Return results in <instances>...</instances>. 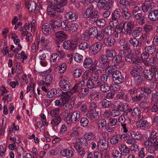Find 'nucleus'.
<instances>
[{
  "label": "nucleus",
  "mask_w": 158,
  "mask_h": 158,
  "mask_svg": "<svg viewBox=\"0 0 158 158\" xmlns=\"http://www.w3.org/2000/svg\"><path fill=\"white\" fill-rule=\"evenodd\" d=\"M104 32L107 35H113L114 33V27L110 25L106 27Z\"/></svg>",
  "instance_id": "32"
},
{
  "label": "nucleus",
  "mask_w": 158,
  "mask_h": 158,
  "mask_svg": "<svg viewBox=\"0 0 158 158\" xmlns=\"http://www.w3.org/2000/svg\"><path fill=\"white\" fill-rule=\"evenodd\" d=\"M79 143L82 145V147H85V148L87 147L88 142L87 140L85 138H81L79 139Z\"/></svg>",
  "instance_id": "61"
},
{
  "label": "nucleus",
  "mask_w": 158,
  "mask_h": 158,
  "mask_svg": "<svg viewBox=\"0 0 158 158\" xmlns=\"http://www.w3.org/2000/svg\"><path fill=\"white\" fill-rule=\"evenodd\" d=\"M147 150L151 154H154L156 151H158V141L155 142Z\"/></svg>",
  "instance_id": "25"
},
{
  "label": "nucleus",
  "mask_w": 158,
  "mask_h": 158,
  "mask_svg": "<svg viewBox=\"0 0 158 158\" xmlns=\"http://www.w3.org/2000/svg\"><path fill=\"white\" fill-rule=\"evenodd\" d=\"M98 127V130H100L106 127V121L105 119H100L97 122Z\"/></svg>",
  "instance_id": "38"
},
{
  "label": "nucleus",
  "mask_w": 158,
  "mask_h": 158,
  "mask_svg": "<svg viewBox=\"0 0 158 158\" xmlns=\"http://www.w3.org/2000/svg\"><path fill=\"white\" fill-rule=\"evenodd\" d=\"M59 109L56 108L52 110L50 113V115L52 117H56L59 113Z\"/></svg>",
  "instance_id": "60"
},
{
  "label": "nucleus",
  "mask_w": 158,
  "mask_h": 158,
  "mask_svg": "<svg viewBox=\"0 0 158 158\" xmlns=\"http://www.w3.org/2000/svg\"><path fill=\"white\" fill-rule=\"evenodd\" d=\"M142 29L141 28H135L132 33V35L133 37L135 38L139 37L141 35Z\"/></svg>",
  "instance_id": "42"
},
{
  "label": "nucleus",
  "mask_w": 158,
  "mask_h": 158,
  "mask_svg": "<svg viewBox=\"0 0 158 158\" xmlns=\"http://www.w3.org/2000/svg\"><path fill=\"white\" fill-rule=\"evenodd\" d=\"M129 42L130 45L133 46V47H136L138 46L139 44H140V45L141 44V43H140L137 39L134 37L131 39Z\"/></svg>",
  "instance_id": "41"
},
{
  "label": "nucleus",
  "mask_w": 158,
  "mask_h": 158,
  "mask_svg": "<svg viewBox=\"0 0 158 158\" xmlns=\"http://www.w3.org/2000/svg\"><path fill=\"white\" fill-rule=\"evenodd\" d=\"M119 148L120 151L121 152L122 155L127 156L129 155L130 149L125 145L121 144L119 146Z\"/></svg>",
  "instance_id": "11"
},
{
  "label": "nucleus",
  "mask_w": 158,
  "mask_h": 158,
  "mask_svg": "<svg viewBox=\"0 0 158 158\" xmlns=\"http://www.w3.org/2000/svg\"><path fill=\"white\" fill-rule=\"evenodd\" d=\"M123 28L125 33L126 34L130 35L132 32V31L134 27V24L131 22H126L125 23H123Z\"/></svg>",
  "instance_id": "6"
},
{
  "label": "nucleus",
  "mask_w": 158,
  "mask_h": 158,
  "mask_svg": "<svg viewBox=\"0 0 158 158\" xmlns=\"http://www.w3.org/2000/svg\"><path fill=\"white\" fill-rule=\"evenodd\" d=\"M71 115L73 123H76L79 121L81 118V112L79 111L76 110L71 114Z\"/></svg>",
  "instance_id": "19"
},
{
  "label": "nucleus",
  "mask_w": 158,
  "mask_h": 158,
  "mask_svg": "<svg viewBox=\"0 0 158 158\" xmlns=\"http://www.w3.org/2000/svg\"><path fill=\"white\" fill-rule=\"evenodd\" d=\"M136 126L139 127L148 128V123L145 120H140L136 122Z\"/></svg>",
  "instance_id": "37"
},
{
  "label": "nucleus",
  "mask_w": 158,
  "mask_h": 158,
  "mask_svg": "<svg viewBox=\"0 0 158 158\" xmlns=\"http://www.w3.org/2000/svg\"><path fill=\"white\" fill-rule=\"evenodd\" d=\"M130 74L135 79L138 80L139 82H142V78L141 75L137 73L136 72L133 71L131 69L130 72Z\"/></svg>",
  "instance_id": "39"
},
{
  "label": "nucleus",
  "mask_w": 158,
  "mask_h": 158,
  "mask_svg": "<svg viewBox=\"0 0 158 158\" xmlns=\"http://www.w3.org/2000/svg\"><path fill=\"white\" fill-rule=\"evenodd\" d=\"M105 52L106 56L108 57L113 58L117 55L116 51L113 49H107L106 50Z\"/></svg>",
  "instance_id": "45"
},
{
  "label": "nucleus",
  "mask_w": 158,
  "mask_h": 158,
  "mask_svg": "<svg viewBox=\"0 0 158 158\" xmlns=\"http://www.w3.org/2000/svg\"><path fill=\"white\" fill-rule=\"evenodd\" d=\"M131 135L134 139L140 140L143 138V135L137 132L132 131Z\"/></svg>",
  "instance_id": "50"
},
{
  "label": "nucleus",
  "mask_w": 158,
  "mask_h": 158,
  "mask_svg": "<svg viewBox=\"0 0 158 158\" xmlns=\"http://www.w3.org/2000/svg\"><path fill=\"white\" fill-rule=\"evenodd\" d=\"M122 14L123 17L126 19H129L131 16L128 8L126 7H124L122 9Z\"/></svg>",
  "instance_id": "23"
},
{
  "label": "nucleus",
  "mask_w": 158,
  "mask_h": 158,
  "mask_svg": "<svg viewBox=\"0 0 158 158\" xmlns=\"http://www.w3.org/2000/svg\"><path fill=\"white\" fill-rule=\"evenodd\" d=\"M133 19L135 20H139L138 23L140 25H143L145 23L144 16L141 13L134 15Z\"/></svg>",
  "instance_id": "15"
},
{
  "label": "nucleus",
  "mask_w": 158,
  "mask_h": 158,
  "mask_svg": "<svg viewBox=\"0 0 158 158\" xmlns=\"http://www.w3.org/2000/svg\"><path fill=\"white\" fill-rule=\"evenodd\" d=\"M99 15L97 12L94 10V13L90 17L89 22L92 23H96L98 20Z\"/></svg>",
  "instance_id": "31"
},
{
  "label": "nucleus",
  "mask_w": 158,
  "mask_h": 158,
  "mask_svg": "<svg viewBox=\"0 0 158 158\" xmlns=\"http://www.w3.org/2000/svg\"><path fill=\"white\" fill-rule=\"evenodd\" d=\"M100 114L98 111L96 110L95 111H89L86 114L87 116L90 118L91 120L94 121L100 118Z\"/></svg>",
  "instance_id": "5"
},
{
  "label": "nucleus",
  "mask_w": 158,
  "mask_h": 158,
  "mask_svg": "<svg viewBox=\"0 0 158 158\" xmlns=\"http://www.w3.org/2000/svg\"><path fill=\"white\" fill-rule=\"evenodd\" d=\"M60 154L63 156L69 158L72 157L74 155L73 152L72 150L67 149H64L62 150L60 152Z\"/></svg>",
  "instance_id": "30"
},
{
  "label": "nucleus",
  "mask_w": 158,
  "mask_h": 158,
  "mask_svg": "<svg viewBox=\"0 0 158 158\" xmlns=\"http://www.w3.org/2000/svg\"><path fill=\"white\" fill-rule=\"evenodd\" d=\"M78 42L76 40H72L71 41L69 40L65 41L63 43V47L66 50L74 49L77 47Z\"/></svg>",
  "instance_id": "3"
},
{
  "label": "nucleus",
  "mask_w": 158,
  "mask_h": 158,
  "mask_svg": "<svg viewBox=\"0 0 158 158\" xmlns=\"http://www.w3.org/2000/svg\"><path fill=\"white\" fill-rule=\"evenodd\" d=\"M93 60L89 58H87L85 60L83 65L86 68L90 69V70L92 71L95 70L96 68L94 67H92L93 66Z\"/></svg>",
  "instance_id": "10"
},
{
  "label": "nucleus",
  "mask_w": 158,
  "mask_h": 158,
  "mask_svg": "<svg viewBox=\"0 0 158 158\" xmlns=\"http://www.w3.org/2000/svg\"><path fill=\"white\" fill-rule=\"evenodd\" d=\"M78 28V24L75 23H71L69 24V29L70 31L73 32L77 31Z\"/></svg>",
  "instance_id": "49"
},
{
  "label": "nucleus",
  "mask_w": 158,
  "mask_h": 158,
  "mask_svg": "<svg viewBox=\"0 0 158 158\" xmlns=\"http://www.w3.org/2000/svg\"><path fill=\"white\" fill-rule=\"evenodd\" d=\"M122 60V56L116 55L113 57L112 62L114 63L118 64L123 63Z\"/></svg>",
  "instance_id": "40"
},
{
  "label": "nucleus",
  "mask_w": 158,
  "mask_h": 158,
  "mask_svg": "<svg viewBox=\"0 0 158 158\" xmlns=\"http://www.w3.org/2000/svg\"><path fill=\"white\" fill-rule=\"evenodd\" d=\"M100 104H101L102 108H109L111 105V102L107 100L106 99H104L101 101Z\"/></svg>",
  "instance_id": "47"
},
{
  "label": "nucleus",
  "mask_w": 158,
  "mask_h": 158,
  "mask_svg": "<svg viewBox=\"0 0 158 158\" xmlns=\"http://www.w3.org/2000/svg\"><path fill=\"white\" fill-rule=\"evenodd\" d=\"M49 23L54 31H57L60 28V23L57 20H52L49 21Z\"/></svg>",
  "instance_id": "14"
},
{
  "label": "nucleus",
  "mask_w": 158,
  "mask_h": 158,
  "mask_svg": "<svg viewBox=\"0 0 158 158\" xmlns=\"http://www.w3.org/2000/svg\"><path fill=\"white\" fill-rule=\"evenodd\" d=\"M141 90L142 91L144 92V94L145 93L148 94H150L152 92V90L150 88H149L146 86L141 87Z\"/></svg>",
  "instance_id": "58"
},
{
  "label": "nucleus",
  "mask_w": 158,
  "mask_h": 158,
  "mask_svg": "<svg viewBox=\"0 0 158 158\" xmlns=\"http://www.w3.org/2000/svg\"><path fill=\"white\" fill-rule=\"evenodd\" d=\"M94 6L93 5L90 6L85 10L84 14L83 15L84 17L85 18H88L94 13Z\"/></svg>",
  "instance_id": "24"
},
{
  "label": "nucleus",
  "mask_w": 158,
  "mask_h": 158,
  "mask_svg": "<svg viewBox=\"0 0 158 158\" xmlns=\"http://www.w3.org/2000/svg\"><path fill=\"white\" fill-rule=\"evenodd\" d=\"M115 106L117 107L118 110L121 111H125L128 106V105L123 104L122 102L119 101L115 102Z\"/></svg>",
  "instance_id": "18"
},
{
  "label": "nucleus",
  "mask_w": 158,
  "mask_h": 158,
  "mask_svg": "<svg viewBox=\"0 0 158 158\" xmlns=\"http://www.w3.org/2000/svg\"><path fill=\"white\" fill-rule=\"evenodd\" d=\"M84 137L86 140H94L96 138L95 135L92 132H89L85 134Z\"/></svg>",
  "instance_id": "51"
},
{
  "label": "nucleus",
  "mask_w": 158,
  "mask_h": 158,
  "mask_svg": "<svg viewBox=\"0 0 158 158\" xmlns=\"http://www.w3.org/2000/svg\"><path fill=\"white\" fill-rule=\"evenodd\" d=\"M97 146L100 151L106 150L108 147V143L106 141L103 140H100L98 142Z\"/></svg>",
  "instance_id": "12"
},
{
  "label": "nucleus",
  "mask_w": 158,
  "mask_h": 158,
  "mask_svg": "<svg viewBox=\"0 0 158 158\" xmlns=\"http://www.w3.org/2000/svg\"><path fill=\"white\" fill-rule=\"evenodd\" d=\"M100 89L102 92H107L110 90V87L108 84L105 83L102 84Z\"/></svg>",
  "instance_id": "53"
},
{
  "label": "nucleus",
  "mask_w": 158,
  "mask_h": 158,
  "mask_svg": "<svg viewBox=\"0 0 158 158\" xmlns=\"http://www.w3.org/2000/svg\"><path fill=\"white\" fill-rule=\"evenodd\" d=\"M59 2L55 0H49L47 11L49 15L54 17L56 16V12H63L64 6L67 3V0H59Z\"/></svg>",
  "instance_id": "1"
},
{
  "label": "nucleus",
  "mask_w": 158,
  "mask_h": 158,
  "mask_svg": "<svg viewBox=\"0 0 158 158\" xmlns=\"http://www.w3.org/2000/svg\"><path fill=\"white\" fill-rule=\"evenodd\" d=\"M82 70L81 69H75L73 71V75L75 78L79 77L81 75L82 73Z\"/></svg>",
  "instance_id": "55"
},
{
  "label": "nucleus",
  "mask_w": 158,
  "mask_h": 158,
  "mask_svg": "<svg viewBox=\"0 0 158 158\" xmlns=\"http://www.w3.org/2000/svg\"><path fill=\"white\" fill-rule=\"evenodd\" d=\"M115 42V40L114 38L109 37L105 38L104 39V43L107 46L111 47L114 46Z\"/></svg>",
  "instance_id": "35"
},
{
  "label": "nucleus",
  "mask_w": 158,
  "mask_h": 158,
  "mask_svg": "<svg viewBox=\"0 0 158 158\" xmlns=\"http://www.w3.org/2000/svg\"><path fill=\"white\" fill-rule=\"evenodd\" d=\"M135 56L132 53H130L127 54L125 58V60L126 61L131 63L132 62L133 63L136 64L138 61L136 60L135 59H134Z\"/></svg>",
  "instance_id": "34"
},
{
  "label": "nucleus",
  "mask_w": 158,
  "mask_h": 158,
  "mask_svg": "<svg viewBox=\"0 0 158 158\" xmlns=\"http://www.w3.org/2000/svg\"><path fill=\"white\" fill-rule=\"evenodd\" d=\"M148 18L152 21L158 20V10H155L151 11L148 15Z\"/></svg>",
  "instance_id": "13"
},
{
  "label": "nucleus",
  "mask_w": 158,
  "mask_h": 158,
  "mask_svg": "<svg viewBox=\"0 0 158 158\" xmlns=\"http://www.w3.org/2000/svg\"><path fill=\"white\" fill-rule=\"evenodd\" d=\"M42 30L44 34L48 35L51 33L52 29L50 27L49 24L45 23L43 24L42 25Z\"/></svg>",
  "instance_id": "16"
},
{
  "label": "nucleus",
  "mask_w": 158,
  "mask_h": 158,
  "mask_svg": "<svg viewBox=\"0 0 158 158\" xmlns=\"http://www.w3.org/2000/svg\"><path fill=\"white\" fill-rule=\"evenodd\" d=\"M59 89L57 90H56L54 89H52L50 91H49L47 94V97L49 98H51L54 97L56 95V93L58 92V90L59 91Z\"/></svg>",
  "instance_id": "52"
},
{
  "label": "nucleus",
  "mask_w": 158,
  "mask_h": 158,
  "mask_svg": "<svg viewBox=\"0 0 158 158\" xmlns=\"http://www.w3.org/2000/svg\"><path fill=\"white\" fill-rule=\"evenodd\" d=\"M90 45L87 42H84L81 43L79 46V48L82 50H84L85 49L89 48Z\"/></svg>",
  "instance_id": "62"
},
{
  "label": "nucleus",
  "mask_w": 158,
  "mask_h": 158,
  "mask_svg": "<svg viewBox=\"0 0 158 158\" xmlns=\"http://www.w3.org/2000/svg\"><path fill=\"white\" fill-rule=\"evenodd\" d=\"M146 98V95L144 92L141 93L139 95H137L132 98L133 101L135 102H137L140 101H144Z\"/></svg>",
  "instance_id": "36"
},
{
  "label": "nucleus",
  "mask_w": 158,
  "mask_h": 158,
  "mask_svg": "<svg viewBox=\"0 0 158 158\" xmlns=\"http://www.w3.org/2000/svg\"><path fill=\"white\" fill-rule=\"evenodd\" d=\"M65 17L69 21L73 22L76 21L78 18V15L74 13L69 11L66 13Z\"/></svg>",
  "instance_id": "9"
},
{
  "label": "nucleus",
  "mask_w": 158,
  "mask_h": 158,
  "mask_svg": "<svg viewBox=\"0 0 158 158\" xmlns=\"http://www.w3.org/2000/svg\"><path fill=\"white\" fill-rule=\"evenodd\" d=\"M152 8V6L151 5H148V6H143L142 7V9L144 12H150Z\"/></svg>",
  "instance_id": "63"
},
{
  "label": "nucleus",
  "mask_w": 158,
  "mask_h": 158,
  "mask_svg": "<svg viewBox=\"0 0 158 158\" xmlns=\"http://www.w3.org/2000/svg\"><path fill=\"white\" fill-rule=\"evenodd\" d=\"M59 91L62 93L61 99H60V100L62 101V102L63 103V104L66 103V102H68L69 98V95L67 92H63L60 89Z\"/></svg>",
  "instance_id": "33"
},
{
  "label": "nucleus",
  "mask_w": 158,
  "mask_h": 158,
  "mask_svg": "<svg viewBox=\"0 0 158 158\" xmlns=\"http://www.w3.org/2000/svg\"><path fill=\"white\" fill-rule=\"evenodd\" d=\"M156 46L153 44L146 46L145 48L146 53L150 55H152L156 51Z\"/></svg>",
  "instance_id": "21"
},
{
  "label": "nucleus",
  "mask_w": 158,
  "mask_h": 158,
  "mask_svg": "<svg viewBox=\"0 0 158 158\" xmlns=\"http://www.w3.org/2000/svg\"><path fill=\"white\" fill-rule=\"evenodd\" d=\"M61 121V117L59 116L56 117L52 120L51 123L52 124H54V125L57 126L59 124Z\"/></svg>",
  "instance_id": "57"
},
{
  "label": "nucleus",
  "mask_w": 158,
  "mask_h": 158,
  "mask_svg": "<svg viewBox=\"0 0 158 158\" xmlns=\"http://www.w3.org/2000/svg\"><path fill=\"white\" fill-rule=\"evenodd\" d=\"M74 147L80 155L84 156L85 154V152L84 148H82L80 145L77 143L74 144Z\"/></svg>",
  "instance_id": "22"
},
{
  "label": "nucleus",
  "mask_w": 158,
  "mask_h": 158,
  "mask_svg": "<svg viewBox=\"0 0 158 158\" xmlns=\"http://www.w3.org/2000/svg\"><path fill=\"white\" fill-rule=\"evenodd\" d=\"M89 123V120L87 118L85 117L81 118L80 121V123L81 126L83 127H86Z\"/></svg>",
  "instance_id": "54"
},
{
  "label": "nucleus",
  "mask_w": 158,
  "mask_h": 158,
  "mask_svg": "<svg viewBox=\"0 0 158 158\" xmlns=\"http://www.w3.org/2000/svg\"><path fill=\"white\" fill-rule=\"evenodd\" d=\"M98 61L100 64L104 65L109 64L110 62L108 57L106 55H102L99 57Z\"/></svg>",
  "instance_id": "26"
},
{
  "label": "nucleus",
  "mask_w": 158,
  "mask_h": 158,
  "mask_svg": "<svg viewBox=\"0 0 158 158\" xmlns=\"http://www.w3.org/2000/svg\"><path fill=\"white\" fill-rule=\"evenodd\" d=\"M96 25L100 27H103L105 25L106 21L103 19H98L96 23Z\"/></svg>",
  "instance_id": "64"
},
{
  "label": "nucleus",
  "mask_w": 158,
  "mask_h": 158,
  "mask_svg": "<svg viewBox=\"0 0 158 158\" xmlns=\"http://www.w3.org/2000/svg\"><path fill=\"white\" fill-rule=\"evenodd\" d=\"M88 31L89 35L91 37H94L97 34L98 30L96 27H92L90 28Z\"/></svg>",
  "instance_id": "44"
},
{
  "label": "nucleus",
  "mask_w": 158,
  "mask_h": 158,
  "mask_svg": "<svg viewBox=\"0 0 158 158\" xmlns=\"http://www.w3.org/2000/svg\"><path fill=\"white\" fill-rule=\"evenodd\" d=\"M144 67V66L142 64H137L133 66L131 69L133 71L136 72L137 73L140 75L141 72H143Z\"/></svg>",
  "instance_id": "27"
},
{
  "label": "nucleus",
  "mask_w": 158,
  "mask_h": 158,
  "mask_svg": "<svg viewBox=\"0 0 158 158\" xmlns=\"http://www.w3.org/2000/svg\"><path fill=\"white\" fill-rule=\"evenodd\" d=\"M120 135L119 134H116L111 137L110 142L112 144H115L120 141Z\"/></svg>",
  "instance_id": "29"
},
{
  "label": "nucleus",
  "mask_w": 158,
  "mask_h": 158,
  "mask_svg": "<svg viewBox=\"0 0 158 158\" xmlns=\"http://www.w3.org/2000/svg\"><path fill=\"white\" fill-rule=\"evenodd\" d=\"M156 141L148 138L147 140L145 141L144 143V147L147 150L152 146Z\"/></svg>",
  "instance_id": "43"
},
{
  "label": "nucleus",
  "mask_w": 158,
  "mask_h": 158,
  "mask_svg": "<svg viewBox=\"0 0 158 158\" xmlns=\"http://www.w3.org/2000/svg\"><path fill=\"white\" fill-rule=\"evenodd\" d=\"M143 75L144 78L148 81L152 80L154 77V73H152L148 69H145L143 71Z\"/></svg>",
  "instance_id": "17"
},
{
  "label": "nucleus",
  "mask_w": 158,
  "mask_h": 158,
  "mask_svg": "<svg viewBox=\"0 0 158 158\" xmlns=\"http://www.w3.org/2000/svg\"><path fill=\"white\" fill-rule=\"evenodd\" d=\"M112 76L113 81L116 84H121L124 82V77L122 73L119 71H114Z\"/></svg>",
  "instance_id": "2"
},
{
  "label": "nucleus",
  "mask_w": 158,
  "mask_h": 158,
  "mask_svg": "<svg viewBox=\"0 0 158 158\" xmlns=\"http://www.w3.org/2000/svg\"><path fill=\"white\" fill-rule=\"evenodd\" d=\"M36 6L35 3L33 1H31L28 3L27 7L29 11L33 13L35 11Z\"/></svg>",
  "instance_id": "46"
},
{
  "label": "nucleus",
  "mask_w": 158,
  "mask_h": 158,
  "mask_svg": "<svg viewBox=\"0 0 158 158\" xmlns=\"http://www.w3.org/2000/svg\"><path fill=\"white\" fill-rule=\"evenodd\" d=\"M82 83H78L75 84L72 89L69 90L70 93L73 94L76 92H78L79 91V89L84 85L83 82Z\"/></svg>",
  "instance_id": "28"
},
{
  "label": "nucleus",
  "mask_w": 158,
  "mask_h": 158,
  "mask_svg": "<svg viewBox=\"0 0 158 158\" xmlns=\"http://www.w3.org/2000/svg\"><path fill=\"white\" fill-rule=\"evenodd\" d=\"M55 35L56 38V41L58 42L62 43L67 36V35L63 31H58L56 32Z\"/></svg>",
  "instance_id": "7"
},
{
  "label": "nucleus",
  "mask_w": 158,
  "mask_h": 158,
  "mask_svg": "<svg viewBox=\"0 0 158 158\" xmlns=\"http://www.w3.org/2000/svg\"><path fill=\"white\" fill-rule=\"evenodd\" d=\"M60 86L64 91H68L71 88V84L66 80L63 79L60 82Z\"/></svg>",
  "instance_id": "8"
},
{
  "label": "nucleus",
  "mask_w": 158,
  "mask_h": 158,
  "mask_svg": "<svg viewBox=\"0 0 158 158\" xmlns=\"http://www.w3.org/2000/svg\"><path fill=\"white\" fill-rule=\"evenodd\" d=\"M99 77V73L97 71H95L92 74L91 80L95 81H97Z\"/></svg>",
  "instance_id": "59"
},
{
  "label": "nucleus",
  "mask_w": 158,
  "mask_h": 158,
  "mask_svg": "<svg viewBox=\"0 0 158 158\" xmlns=\"http://www.w3.org/2000/svg\"><path fill=\"white\" fill-rule=\"evenodd\" d=\"M102 44L100 42H97L90 46L89 50L93 55H95L99 52L102 47Z\"/></svg>",
  "instance_id": "4"
},
{
  "label": "nucleus",
  "mask_w": 158,
  "mask_h": 158,
  "mask_svg": "<svg viewBox=\"0 0 158 158\" xmlns=\"http://www.w3.org/2000/svg\"><path fill=\"white\" fill-rule=\"evenodd\" d=\"M112 19L115 21H117V19H120L121 17V12L119 9H116L111 14Z\"/></svg>",
  "instance_id": "20"
},
{
  "label": "nucleus",
  "mask_w": 158,
  "mask_h": 158,
  "mask_svg": "<svg viewBox=\"0 0 158 158\" xmlns=\"http://www.w3.org/2000/svg\"><path fill=\"white\" fill-rule=\"evenodd\" d=\"M157 132L155 131H153L151 132L150 136L148 138L155 141H157L158 139L157 136Z\"/></svg>",
  "instance_id": "56"
},
{
  "label": "nucleus",
  "mask_w": 158,
  "mask_h": 158,
  "mask_svg": "<svg viewBox=\"0 0 158 158\" xmlns=\"http://www.w3.org/2000/svg\"><path fill=\"white\" fill-rule=\"evenodd\" d=\"M69 21L67 19L64 20L61 23V25L62 29L66 31L69 30Z\"/></svg>",
  "instance_id": "48"
}]
</instances>
